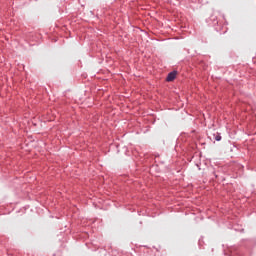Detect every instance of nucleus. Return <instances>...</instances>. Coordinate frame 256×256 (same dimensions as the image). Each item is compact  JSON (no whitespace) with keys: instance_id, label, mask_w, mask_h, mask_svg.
<instances>
[{"instance_id":"1","label":"nucleus","mask_w":256,"mask_h":256,"mask_svg":"<svg viewBox=\"0 0 256 256\" xmlns=\"http://www.w3.org/2000/svg\"><path fill=\"white\" fill-rule=\"evenodd\" d=\"M175 77H177V72L175 71L170 72L166 78V81L168 82L175 81Z\"/></svg>"},{"instance_id":"2","label":"nucleus","mask_w":256,"mask_h":256,"mask_svg":"<svg viewBox=\"0 0 256 256\" xmlns=\"http://www.w3.org/2000/svg\"><path fill=\"white\" fill-rule=\"evenodd\" d=\"M215 139H216V141H220V140H221V136H220L219 134H217V135L215 136Z\"/></svg>"}]
</instances>
